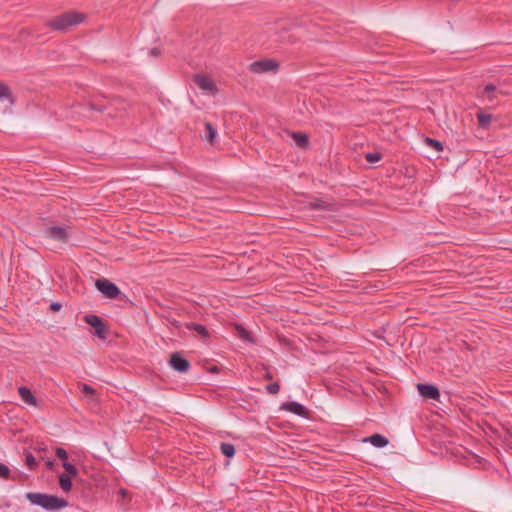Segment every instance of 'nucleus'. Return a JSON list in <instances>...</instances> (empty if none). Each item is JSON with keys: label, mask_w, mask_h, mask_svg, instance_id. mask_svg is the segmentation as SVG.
<instances>
[{"label": "nucleus", "mask_w": 512, "mask_h": 512, "mask_svg": "<svg viewBox=\"0 0 512 512\" xmlns=\"http://www.w3.org/2000/svg\"><path fill=\"white\" fill-rule=\"evenodd\" d=\"M417 388H418L420 395L425 398L437 400L440 397L439 390L434 385L418 384Z\"/></svg>", "instance_id": "obj_11"}, {"label": "nucleus", "mask_w": 512, "mask_h": 512, "mask_svg": "<svg viewBox=\"0 0 512 512\" xmlns=\"http://www.w3.org/2000/svg\"><path fill=\"white\" fill-rule=\"evenodd\" d=\"M187 329L191 330V331H195L197 332L199 335H201V337L203 338H206L208 337V331L206 329L205 326L201 325V324H196V323H188L186 325Z\"/></svg>", "instance_id": "obj_17"}, {"label": "nucleus", "mask_w": 512, "mask_h": 512, "mask_svg": "<svg viewBox=\"0 0 512 512\" xmlns=\"http://www.w3.org/2000/svg\"><path fill=\"white\" fill-rule=\"evenodd\" d=\"M84 320L88 325L92 326L95 329L94 333L98 338L102 340H105L107 338L105 325L103 324V321L99 316L86 315Z\"/></svg>", "instance_id": "obj_5"}, {"label": "nucleus", "mask_w": 512, "mask_h": 512, "mask_svg": "<svg viewBox=\"0 0 512 512\" xmlns=\"http://www.w3.org/2000/svg\"><path fill=\"white\" fill-rule=\"evenodd\" d=\"M364 442L371 443L374 447L383 448L388 445L389 440L381 434H374L364 439Z\"/></svg>", "instance_id": "obj_14"}, {"label": "nucleus", "mask_w": 512, "mask_h": 512, "mask_svg": "<svg viewBox=\"0 0 512 512\" xmlns=\"http://www.w3.org/2000/svg\"><path fill=\"white\" fill-rule=\"evenodd\" d=\"M25 497L32 505L40 506L48 511H57L68 505L65 499L45 493L28 492Z\"/></svg>", "instance_id": "obj_1"}, {"label": "nucleus", "mask_w": 512, "mask_h": 512, "mask_svg": "<svg viewBox=\"0 0 512 512\" xmlns=\"http://www.w3.org/2000/svg\"><path fill=\"white\" fill-rule=\"evenodd\" d=\"M309 206L312 209L333 211L336 209L337 204L333 200L315 199L310 202Z\"/></svg>", "instance_id": "obj_12"}, {"label": "nucleus", "mask_w": 512, "mask_h": 512, "mask_svg": "<svg viewBox=\"0 0 512 512\" xmlns=\"http://www.w3.org/2000/svg\"><path fill=\"white\" fill-rule=\"evenodd\" d=\"M97 289L107 298L114 299L120 294L119 288L105 278H99L95 281Z\"/></svg>", "instance_id": "obj_4"}, {"label": "nucleus", "mask_w": 512, "mask_h": 512, "mask_svg": "<svg viewBox=\"0 0 512 512\" xmlns=\"http://www.w3.org/2000/svg\"><path fill=\"white\" fill-rule=\"evenodd\" d=\"M238 336L248 342H252V338L250 336V333L243 327L237 326Z\"/></svg>", "instance_id": "obj_23"}, {"label": "nucleus", "mask_w": 512, "mask_h": 512, "mask_svg": "<svg viewBox=\"0 0 512 512\" xmlns=\"http://www.w3.org/2000/svg\"><path fill=\"white\" fill-rule=\"evenodd\" d=\"M264 378L267 380H271L273 378V375L269 371H267L264 375Z\"/></svg>", "instance_id": "obj_33"}, {"label": "nucleus", "mask_w": 512, "mask_h": 512, "mask_svg": "<svg viewBox=\"0 0 512 512\" xmlns=\"http://www.w3.org/2000/svg\"><path fill=\"white\" fill-rule=\"evenodd\" d=\"M10 477V469L7 465L0 463V478L9 479Z\"/></svg>", "instance_id": "obj_27"}, {"label": "nucleus", "mask_w": 512, "mask_h": 512, "mask_svg": "<svg viewBox=\"0 0 512 512\" xmlns=\"http://www.w3.org/2000/svg\"><path fill=\"white\" fill-rule=\"evenodd\" d=\"M385 157V155L381 152H373V153H368L366 155V160L368 161H371V160H381V158Z\"/></svg>", "instance_id": "obj_29"}, {"label": "nucleus", "mask_w": 512, "mask_h": 512, "mask_svg": "<svg viewBox=\"0 0 512 512\" xmlns=\"http://www.w3.org/2000/svg\"><path fill=\"white\" fill-rule=\"evenodd\" d=\"M53 465H54L53 460H50V459L46 460V466L48 469H52Z\"/></svg>", "instance_id": "obj_32"}, {"label": "nucleus", "mask_w": 512, "mask_h": 512, "mask_svg": "<svg viewBox=\"0 0 512 512\" xmlns=\"http://www.w3.org/2000/svg\"><path fill=\"white\" fill-rule=\"evenodd\" d=\"M502 92H499L501 94ZM498 92L496 91V87L493 84H488L484 87L483 97H485L488 101L492 102L497 96Z\"/></svg>", "instance_id": "obj_16"}, {"label": "nucleus", "mask_w": 512, "mask_h": 512, "mask_svg": "<svg viewBox=\"0 0 512 512\" xmlns=\"http://www.w3.org/2000/svg\"><path fill=\"white\" fill-rule=\"evenodd\" d=\"M283 137L290 138L293 141V143L295 144V146H297L298 148L305 149L309 145V138H308L307 134H305L304 132H301V131L287 130L284 132Z\"/></svg>", "instance_id": "obj_6"}, {"label": "nucleus", "mask_w": 512, "mask_h": 512, "mask_svg": "<svg viewBox=\"0 0 512 512\" xmlns=\"http://www.w3.org/2000/svg\"><path fill=\"white\" fill-rule=\"evenodd\" d=\"M477 118H478L479 124L482 127H487L490 124L491 115H489V114L478 113Z\"/></svg>", "instance_id": "obj_21"}, {"label": "nucleus", "mask_w": 512, "mask_h": 512, "mask_svg": "<svg viewBox=\"0 0 512 512\" xmlns=\"http://www.w3.org/2000/svg\"><path fill=\"white\" fill-rule=\"evenodd\" d=\"M279 68L277 61L273 59H262L250 64L249 70L255 74L276 72Z\"/></svg>", "instance_id": "obj_3"}, {"label": "nucleus", "mask_w": 512, "mask_h": 512, "mask_svg": "<svg viewBox=\"0 0 512 512\" xmlns=\"http://www.w3.org/2000/svg\"><path fill=\"white\" fill-rule=\"evenodd\" d=\"M46 235L54 240L60 242H66L68 239V233L64 227L61 226H51L48 227L45 231Z\"/></svg>", "instance_id": "obj_9"}, {"label": "nucleus", "mask_w": 512, "mask_h": 512, "mask_svg": "<svg viewBox=\"0 0 512 512\" xmlns=\"http://www.w3.org/2000/svg\"><path fill=\"white\" fill-rule=\"evenodd\" d=\"M86 15L77 11L65 12L51 19L48 26L54 30L67 31L69 28L83 23Z\"/></svg>", "instance_id": "obj_2"}, {"label": "nucleus", "mask_w": 512, "mask_h": 512, "mask_svg": "<svg viewBox=\"0 0 512 512\" xmlns=\"http://www.w3.org/2000/svg\"><path fill=\"white\" fill-rule=\"evenodd\" d=\"M280 390V385L278 382L271 383L266 386V391L269 394L276 395Z\"/></svg>", "instance_id": "obj_26"}, {"label": "nucleus", "mask_w": 512, "mask_h": 512, "mask_svg": "<svg viewBox=\"0 0 512 512\" xmlns=\"http://www.w3.org/2000/svg\"><path fill=\"white\" fill-rule=\"evenodd\" d=\"M79 387L81 389V392L83 394H85L86 396H93L96 393V390L92 386H90L88 384L80 383Z\"/></svg>", "instance_id": "obj_22"}, {"label": "nucleus", "mask_w": 512, "mask_h": 512, "mask_svg": "<svg viewBox=\"0 0 512 512\" xmlns=\"http://www.w3.org/2000/svg\"><path fill=\"white\" fill-rule=\"evenodd\" d=\"M194 81L201 90L206 91L207 93L215 94L217 92L214 81L207 76L196 75L194 77Z\"/></svg>", "instance_id": "obj_7"}, {"label": "nucleus", "mask_w": 512, "mask_h": 512, "mask_svg": "<svg viewBox=\"0 0 512 512\" xmlns=\"http://www.w3.org/2000/svg\"><path fill=\"white\" fill-rule=\"evenodd\" d=\"M25 462L30 470H34L37 466V461L31 453L26 454Z\"/></svg>", "instance_id": "obj_24"}, {"label": "nucleus", "mask_w": 512, "mask_h": 512, "mask_svg": "<svg viewBox=\"0 0 512 512\" xmlns=\"http://www.w3.org/2000/svg\"><path fill=\"white\" fill-rule=\"evenodd\" d=\"M220 450L226 457L229 458L233 457L235 454V447L231 443H222L220 445Z\"/></svg>", "instance_id": "obj_19"}, {"label": "nucleus", "mask_w": 512, "mask_h": 512, "mask_svg": "<svg viewBox=\"0 0 512 512\" xmlns=\"http://www.w3.org/2000/svg\"><path fill=\"white\" fill-rule=\"evenodd\" d=\"M281 409L291 412V413L301 416V417L308 416L307 409L302 404H300L298 402H294V401L284 402L281 405Z\"/></svg>", "instance_id": "obj_10"}, {"label": "nucleus", "mask_w": 512, "mask_h": 512, "mask_svg": "<svg viewBox=\"0 0 512 512\" xmlns=\"http://www.w3.org/2000/svg\"><path fill=\"white\" fill-rule=\"evenodd\" d=\"M63 467L67 472V475L70 476H76L77 475V469L74 465H72L69 462H63Z\"/></svg>", "instance_id": "obj_25"}, {"label": "nucleus", "mask_w": 512, "mask_h": 512, "mask_svg": "<svg viewBox=\"0 0 512 512\" xmlns=\"http://www.w3.org/2000/svg\"><path fill=\"white\" fill-rule=\"evenodd\" d=\"M59 485L63 491L69 492L72 488V482L68 475L62 474L59 476Z\"/></svg>", "instance_id": "obj_18"}, {"label": "nucleus", "mask_w": 512, "mask_h": 512, "mask_svg": "<svg viewBox=\"0 0 512 512\" xmlns=\"http://www.w3.org/2000/svg\"><path fill=\"white\" fill-rule=\"evenodd\" d=\"M425 143L426 145L436 151V152H439V151H442L443 150V145L441 142L437 141V140H434V139H431V138H426L425 139Z\"/></svg>", "instance_id": "obj_20"}, {"label": "nucleus", "mask_w": 512, "mask_h": 512, "mask_svg": "<svg viewBox=\"0 0 512 512\" xmlns=\"http://www.w3.org/2000/svg\"><path fill=\"white\" fill-rule=\"evenodd\" d=\"M10 97H11L10 89L5 84L0 82V99L10 98Z\"/></svg>", "instance_id": "obj_28"}, {"label": "nucleus", "mask_w": 512, "mask_h": 512, "mask_svg": "<svg viewBox=\"0 0 512 512\" xmlns=\"http://www.w3.org/2000/svg\"><path fill=\"white\" fill-rule=\"evenodd\" d=\"M56 455L58 458H60L61 460H63V462H67V452L63 449V448H57L56 449Z\"/></svg>", "instance_id": "obj_30"}, {"label": "nucleus", "mask_w": 512, "mask_h": 512, "mask_svg": "<svg viewBox=\"0 0 512 512\" xmlns=\"http://www.w3.org/2000/svg\"><path fill=\"white\" fill-rule=\"evenodd\" d=\"M18 393L22 401L30 406H38L37 398L32 394L31 390L25 386L18 388Z\"/></svg>", "instance_id": "obj_13"}, {"label": "nucleus", "mask_w": 512, "mask_h": 512, "mask_svg": "<svg viewBox=\"0 0 512 512\" xmlns=\"http://www.w3.org/2000/svg\"><path fill=\"white\" fill-rule=\"evenodd\" d=\"M171 367L178 372H187L190 368V363L179 353H174L170 358Z\"/></svg>", "instance_id": "obj_8"}, {"label": "nucleus", "mask_w": 512, "mask_h": 512, "mask_svg": "<svg viewBox=\"0 0 512 512\" xmlns=\"http://www.w3.org/2000/svg\"><path fill=\"white\" fill-rule=\"evenodd\" d=\"M204 127H205V130H204V134H203V139L206 142H208L209 144L214 145L216 137H217L216 129L209 122H206L204 124Z\"/></svg>", "instance_id": "obj_15"}, {"label": "nucleus", "mask_w": 512, "mask_h": 512, "mask_svg": "<svg viewBox=\"0 0 512 512\" xmlns=\"http://www.w3.org/2000/svg\"><path fill=\"white\" fill-rule=\"evenodd\" d=\"M62 305L59 302H53L50 305L51 310L53 311H59L61 309Z\"/></svg>", "instance_id": "obj_31"}]
</instances>
